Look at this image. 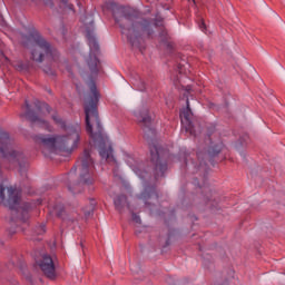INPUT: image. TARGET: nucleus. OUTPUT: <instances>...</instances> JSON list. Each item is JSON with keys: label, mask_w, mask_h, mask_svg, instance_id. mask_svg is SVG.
<instances>
[{"label": "nucleus", "mask_w": 285, "mask_h": 285, "mask_svg": "<svg viewBox=\"0 0 285 285\" xmlns=\"http://www.w3.org/2000/svg\"><path fill=\"white\" fill-rule=\"evenodd\" d=\"M21 200V191L14 187H3L0 185V204L10 208V210H16L19 207V202Z\"/></svg>", "instance_id": "nucleus-9"}, {"label": "nucleus", "mask_w": 285, "mask_h": 285, "mask_svg": "<svg viewBox=\"0 0 285 285\" xmlns=\"http://www.w3.org/2000/svg\"><path fill=\"white\" fill-rule=\"evenodd\" d=\"M144 191L140 194L139 199H142L145 203V206H148V200L155 202V199L159 198V195H157V191L155 190L154 186L144 185Z\"/></svg>", "instance_id": "nucleus-14"}, {"label": "nucleus", "mask_w": 285, "mask_h": 285, "mask_svg": "<svg viewBox=\"0 0 285 285\" xmlns=\"http://www.w3.org/2000/svg\"><path fill=\"white\" fill-rule=\"evenodd\" d=\"M134 115L137 118V121L145 124V126H148V124L151 121L150 114H148V108H142L140 111H135Z\"/></svg>", "instance_id": "nucleus-16"}, {"label": "nucleus", "mask_w": 285, "mask_h": 285, "mask_svg": "<svg viewBox=\"0 0 285 285\" xmlns=\"http://www.w3.org/2000/svg\"><path fill=\"white\" fill-rule=\"evenodd\" d=\"M39 268L42 271L43 275L49 279H55L57 277V272L55 269V261L50 255H42L40 261H37Z\"/></svg>", "instance_id": "nucleus-12"}, {"label": "nucleus", "mask_w": 285, "mask_h": 285, "mask_svg": "<svg viewBox=\"0 0 285 285\" xmlns=\"http://www.w3.org/2000/svg\"><path fill=\"white\" fill-rule=\"evenodd\" d=\"M95 210V205H89L82 209V213L85 217H90L92 215V212Z\"/></svg>", "instance_id": "nucleus-20"}, {"label": "nucleus", "mask_w": 285, "mask_h": 285, "mask_svg": "<svg viewBox=\"0 0 285 285\" xmlns=\"http://www.w3.org/2000/svg\"><path fill=\"white\" fill-rule=\"evenodd\" d=\"M80 181L87 186L95 184V160L90 157V151L85 149L76 164Z\"/></svg>", "instance_id": "nucleus-7"}, {"label": "nucleus", "mask_w": 285, "mask_h": 285, "mask_svg": "<svg viewBox=\"0 0 285 285\" xmlns=\"http://www.w3.org/2000/svg\"><path fill=\"white\" fill-rule=\"evenodd\" d=\"M89 89L85 98L86 131L94 139V144L98 146L101 159H105L108 164H117V159H115V155L112 154V144L108 135L104 131V127L99 120V111H97L101 95L95 82L89 83Z\"/></svg>", "instance_id": "nucleus-2"}, {"label": "nucleus", "mask_w": 285, "mask_h": 285, "mask_svg": "<svg viewBox=\"0 0 285 285\" xmlns=\"http://www.w3.org/2000/svg\"><path fill=\"white\" fill-rule=\"evenodd\" d=\"M127 166L131 168V170L137 175L140 179H146L148 176V171L141 170V164L137 163L132 156H128L127 159Z\"/></svg>", "instance_id": "nucleus-13"}, {"label": "nucleus", "mask_w": 285, "mask_h": 285, "mask_svg": "<svg viewBox=\"0 0 285 285\" xmlns=\"http://www.w3.org/2000/svg\"><path fill=\"white\" fill-rule=\"evenodd\" d=\"M28 204L24 205V208L18 209V213H21L22 216L20 217V222H22L23 224H26L28 222Z\"/></svg>", "instance_id": "nucleus-18"}, {"label": "nucleus", "mask_w": 285, "mask_h": 285, "mask_svg": "<svg viewBox=\"0 0 285 285\" xmlns=\"http://www.w3.org/2000/svg\"><path fill=\"white\" fill-rule=\"evenodd\" d=\"M68 8H69V10H73V6L72 4H69Z\"/></svg>", "instance_id": "nucleus-27"}, {"label": "nucleus", "mask_w": 285, "mask_h": 285, "mask_svg": "<svg viewBox=\"0 0 285 285\" xmlns=\"http://www.w3.org/2000/svg\"><path fill=\"white\" fill-rule=\"evenodd\" d=\"M222 153V145H217L213 150L209 151V155H219Z\"/></svg>", "instance_id": "nucleus-21"}, {"label": "nucleus", "mask_w": 285, "mask_h": 285, "mask_svg": "<svg viewBox=\"0 0 285 285\" xmlns=\"http://www.w3.org/2000/svg\"><path fill=\"white\" fill-rule=\"evenodd\" d=\"M131 86L139 90L140 92H144L146 90V82H144V79H141V76L139 73H134L130 78Z\"/></svg>", "instance_id": "nucleus-15"}, {"label": "nucleus", "mask_w": 285, "mask_h": 285, "mask_svg": "<svg viewBox=\"0 0 285 285\" xmlns=\"http://www.w3.org/2000/svg\"><path fill=\"white\" fill-rule=\"evenodd\" d=\"M114 204H115L117 210H120V212H121V209L124 208V206H128V199L126 198V196L120 195V196H118V197H116V198L114 199Z\"/></svg>", "instance_id": "nucleus-17"}, {"label": "nucleus", "mask_w": 285, "mask_h": 285, "mask_svg": "<svg viewBox=\"0 0 285 285\" xmlns=\"http://www.w3.org/2000/svg\"><path fill=\"white\" fill-rule=\"evenodd\" d=\"M190 90H193L190 86H187L185 89L187 107L180 111V121H181V128L183 130H185V132H189L191 137H197L195 125H193V111L190 110V100L188 99V96L190 95Z\"/></svg>", "instance_id": "nucleus-10"}, {"label": "nucleus", "mask_w": 285, "mask_h": 285, "mask_svg": "<svg viewBox=\"0 0 285 285\" xmlns=\"http://www.w3.org/2000/svg\"><path fill=\"white\" fill-rule=\"evenodd\" d=\"M45 233H46L45 224L37 225L33 229V235H43Z\"/></svg>", "instance_id": "nucleus-19"}, {"label": "nucleus", "mask_w": 285, "mask_h": 285, "mask_svg": "<svg viewBox=\"0 0 285 285\" xmlns=\"http://www.w3.org/2000/svg\"><path fill=\"white\" fill-rule=\"evenodd\" d=\"M0 154L3 159H7L13 166L21 167V160L23 159V154L14 150L12 147V139H10V135L6 132V130L0 128Z\"/></svg>", "instance_id": "nucleus-8"}, {"label": "nucleus", "mask_w": 285, "mask_h": 285, "mask_svg": "<svg viewBox=\"0 0 285 285\" xmlns=\"http://www.w3.org/2000/svg\"><path fill=\"white\" fill-rule=\"evenodd\" d=\"M116 23L121 29L124 37L127 38L129 43L135 48H139V41L146 37H153L156 28L164 26V20L159 16L148 18L139 14L130 7H119L114 11Z\"/></svg>", "instance_id": "nucleus-1"}, {"label": "nucleus", "mask_w": 285, "mask_h": 285, "mask_svg": "<svg viewBox=\"0 0 285 285\" xmlns=\"http://www.w3.org/2000/svg\"><path fill=\"white\" fill-rule=\"evenodd\" d=\"M199 28H200L202 32H205V35L207 33L206 23L204 22V20H202V22L199 23Z\"/></svg>", "instance_id": "nucleus-24"}, {"label": "nucleus", "mask_w": 285, "mask_h": 285, "mask_svg": "<svg viewBox=\"0 0 285 285\" xmlns=\"http://www.w3.org/2000/svg\"><path fill=\"white\" fill-rule=\"evenodd\" d=\"M81 21L86 28V37L89 45V57L87 58V65L91 72V77H97L101 70L99 62V42L95 38V19L92 16H83Z\"/></svg>", "instance_id": "nucleus-4"}, {"label": "nucleus", "mask_w": 285, "mask_h": 285, "mask_svg": "<svg viewBox=\"0 0 285 285\" xmlns=\"http://www.w3.org/2000/svg\"><path fill=\"white\" fill-rule=\"evenodd\" d=\"M43 71L46 72V75L55 76V71L49 67H45Z\"/></svg>", "instance_id": "nucleus-23"}, {"label": "nucleus", "mask_w": 285, "mask_h": 285, "mask_svg": "<svg viewBox=\"0 0 285 285\" xmlns=\"http://www.w3.org/2000/svg\"><path fill=\"white\" fill-rule=\"evenodd\" d=\"M29 40L33 42L31 49V57L33 61L41 63L42 61H49V63H57L59 61V51L50 46L38 31L30 33Z\"/></svg>", "instance_id": "nucleus-5"}, {"label": "nucleus", "mask_w": 285, "mask_h": 285, "mask_svg": "<svg viewBox=\"0 0 285 285\" xmlns=\"http://www.w3.org/2000/svg\"><path fill=\"white\" fill-rule=\"evenodd\" d=\"M36 111L30 110V104H28V100H26V112L22 115V117H26V119H29L31 124H35L36 126H39L40 128H45V130H49V132L52 131V127H50V124L43 119L46 115H50V106L46 102H41L39 100L35 101Z\"/></svg>", "instance_id": "nucleus-6"}, {"label": "nucleus", "mask_w": 285, "mask_h": 285, "mask_svg": "<svg viewBox=\"0 0 285 285\" xmlns=\"http://www.w3.org/2000/svg\"><path fill=\"white\" fill-rule=\"evenodd\" d=\"M179 73L183 75L184 73V69H181V65H179Z\"/></svg>", "instance_id": "nucleus-25"}, {"label": "nucleus", "mask_w": 285, "mask_h": 285, "mask_svg": "<svg viewBox=\"0 0 285 285\" xmlns=\"http://www.w3.org/2000/svg\"><path fill=\"white\" fill-rule=\"evenodd\" d=\"M57 126L65 130L66 135H40L36 141L40 144L42 155H72L79 148L81 142V124H70L57 115L51 116Z\"/></svg>", "instance_id": "nucleus-3"}, {"label": "nucleus", "mask_w": 285, "mask_h": 285, "mask_svg": "<svg viewBox=\"0 0 285 285\" xmlns=\"http://www.w3.org/2000/svg\"><path fill=\"white\" fill-rule=\"evenodd\" d=\"M151 163L155 166L156 177H164V173L168 170V165L164 163V157H166V150L158 145L150 146Z\"/></svg>", "instance_id": "nucleus-11"}, {"label": "nucleus", "mask_w": 285, "mask_h": 285, "mask_svg": "<svg viewBox=\"0 0 285 285\" xmlns=\"http://www.w3.org/2000/svg\"><path fill=\"white\" fill-rule=\"evenodd\" d=\"M132 222L136 224H141V217H139L137 214H132Z\"/></svg>", "instance_id": "nucleus-22"}, {"label": "nucleus", "mask_w": 285, "mask_h": 285, "mask_svg": "<svg viewBox=\"0 0 285 285\" xmlns=\"http://www.w3.org/2000/svg\"><path fill=\"white\" fill-rule=\"evenodd\" d=\"M59 217H61V213H58Z\"/></svg>", "instance_id": "nucleus-28"}, {"label": "nucleus", "mask_w": 285, "mask_h": 285, "mask_svg": "<svg viewBox=\"0 0 285 285\" xmlns=\"http://www.w3.org/2000/svg\"><path fill=\"white\" fill-rule=\"evenodd\" d=\"M61 3H63V6H68V0H61Z\"/></svg>", "instance_id": "nucleus-26"}]
</instances>
